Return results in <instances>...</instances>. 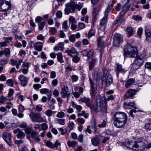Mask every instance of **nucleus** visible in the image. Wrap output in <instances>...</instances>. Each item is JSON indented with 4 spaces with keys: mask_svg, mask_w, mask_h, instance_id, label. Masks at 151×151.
Returning <instances> with one entry per match:
<instances>
[{
    "mask_svg": "<svg viewBox=\"0 0 151 151\" xmlns=\"http://www.w3.org/2000/svg\"><path fill=\"white\" fill-rule=\"evenodd\" d=\"M114 125L117 128L122 127L126 124L127 117L124 112L119 111L116 112L114 116Z\"/></svg>",
    "mask_w": 151,
    "mask_h": 151,
    "instance_id": "obj_1",
    "label": "nucleus"
},
{
    "mask_svg": "<svg viewBox=\"0 0 151 151\" xmlns=\"http://www.w3.org/2000/svg\"><path fill=\"white\" fill-rule=\"evenodd\" d=\"M96 106L92 104L91 103V107H89L92 109H93L95 111H97L99 109V110L106 112L107 110V106L106 103L104 101V99L101 96H97L96 99Z\"/></svg>",
    "mask_w": 151,
    "mask_h": 151,
    "instance_id": "obj_2",
    "label": "nucleus"
},
{
    "mask_svg": "<svg viewBox=\"0 0 151 151\" xmlns=\"http://www.w3.org/2000/svg\"><path fill=\"white\" fill-rule=\"evenodd\" d=\"M124 54L130 58H135L138 55V49L135 46L126 45L124 47Z\"/></svg>",
    "mask_w": 151,
    "mask_h": 151,
    "instance_id": "obj_3",
    "label": "nucleus"
},
{
    "mask_svg": "<svg viewBox=\"0 0 151 151\" xmlns=\"http://www.w3.org/2000/svg\"><path fill=\"white\" fill-rule=\"evenodd\" d=\"M146 52L143 51L142 52V53L140 55H137V57H135L136 59L133 63V65L135 69H137L143 64L144 60L146 58Z\"/></svg>",
    "mask_w": 151,
    "mask_h": 151,
    "instance_id": "obj_4",
    "label": "nucleus"
},
{
    "mask_svg": "<svg viewBox=\"0 0 151 151\" xmlns=\"http://www.w3.org/2000/svg\"><path fill=\"white\" fill-rule=\"evenodd\" d=\"M29 116L33 122L41 123L45 121V119L41 117V115L39 113L35 114L31 112Z\"/></svg>",
    "mask_w": 151,
    "mask_h": 151,
    "instance_id": "obj_5",
    "label": "nucleus"
},
{
    "mask_svg": "<svg viewBox=\"0 0 151 151\" xmlns=\"http://www.w3.org/2000/svg\"><path fill=\"white\" fill-rule=\"evenodd\" d=\"M113 45L115 47H118L123 42L122 36L119 34H116L113 37Z\"/></svg>",
    "mask_w": 151,
    "mask_h": 151,
    "instance_id": "obj_6",
    "label": "nucleus"
},
{
    "mask_svg": "<svg viewBox=\"0 0 151 151\" xmlns=\"http://www.w3.org/2000/svg\"><path fill=\"white\" fill-rule=\"evenodd\" d=\"M2 137L4 140L8 145L11 146L12 144V134L11 133L4 132L2 135Z\"/></svg>",
    "mask_w": 151,
    "mask_h": 151,
    "instance_id": "obj_7",
    "label": "nucleus"
},
{
    "mask_svg": "<svg viewBox=\"0 0 151 151\" xmlns=\"http://www.w3.org/2000/svg\"><path fill=\"white\" fill-rule=\"evenodd\" d=\"M81 54L83 56H87L88 59H91L93 58L94 54V50L93 49H91L89 51L86 50H83L81 52Z\"/></svg>",
    "mask_w": 151,
    "mask_h": 151,
    "instance_id": "obj_8",
    "label": "nucleus"
},
{
    "mask_svg": "<svg viewBox=\"0 0 151 151\" xmlns=\"http://www.w3.org/2000/svg\"><path fill=\"white\" fill-rule=\"evenodd\" d=\"M124 145L130 149L135 150L138 147V145L137 144L136 141H133L131 142H126Z\"/></svg>",
    "mask_w": 151,
    "mask_h": 151,
    "instance_id": "obj_9",
    "label": "nucleus"
},
{
    "mask_svg": "<svg viewBox=\"0 0 151 151\" xmlns=\"http://www.w3.org/2000/svg\"><path fill=\"white\" fill-rule=\"evenodd\" d=\"M136 93V90L133 89H129L126 92L124 95V99H132L133 96Z\"/></svg>",
    "mask_w": 151,
    "mask_h": 151,
    "instance_id": "obj_10",
    "label": "nucleus"
},
{
    "mask_svg": "<svg viewBox=\"0 0 151 151\" xmlns=\"http://www.w3.org/2000/svg\"><path fill=\"white\" fill-rule=\"evenodd\" d=\"M11 7L12 5L10 2L6 1L2 6L0 8V11L5 12L8 10H10Z\"/></svg>",
    "mask_w": 151,
    "mask_h": 151,
    "instance_id": "obj_11",
    "label": "nucleus"
},
{
    "mask_svg": "<svg viewBox=\"0 0 151 151\" xmlns=\"http://www.w3.org/2000/svg\"><path fill=\"white\" fill-rule=\"evenodd\" d=\"M65 53H67L68 56L71 57H73V56L75 55H78L79 54L78 52L74 47L71 48L70 49L65 50Z\"/></svg>",
    "mask_w": 151,
    "mask_h": 151,
    "instance_id": "obj_12",
    "label": "nucleus"
},
{
    "mask_svg": "<svg viewBox=\"0 0 151 151\" xmlns=\"http://www.w3.org/2000/svg\"><path fill=\"white\" fill-rule=\"evenodd\" d=\"M125 3L122 7V10L121 12V14L123 15L128 10L130 7L131 4L129 2L130 0H124Z\"/></svg>",
    "mask_w": 151,
    "mask_h": 151,
    "instance_id": "obj_13",
    "label": "nucleus"
},
{
    "mask_svg": "<svg viewBox=\"0 0 151 151\" xmlns=\"http://www.w3.org/2000/svg\"><path fill=\"white\" fill-rule=\"evenodd\" d=\"M102 81L105 82L107 86H109L113 82V79L111 75L108 74L106 77H103Z\"/></svg>",
    "mask_w": 151,
    "mask_h": 151,
    "instance_id": "obj_14",
    "label": "nucleus"
},
{
    "mask_svg": "<svg viewBox=\"0 0 151 151\" xmlns=\"http://www.w3.org/2000/svg\"><path fill=\"white\" fill-rule=\"evenodd\" d=\"M79 102L84 103L86 106L88 107H91V102L90 99L89 97H86L84 96L83 97H81L78 100Z\"/></svg>",
    "mask_w": 151,
    "mask_h": 151,
    "instance_id": "obj_15",
    "label": "nucleus"
},
{
    "mask_svg": "<svg viewBox=\"0 0 151 151\" xmlns=\"http://www.w3.org/2000/svg\"><path fill=\"white\" fill-rule=\"evenodd\" d=\"M108 17L104 16L100 22V29L104 31L105 30L107 23Z\"/></svg>",
    "mask_w": 151,
    "mask_h": 151,
    "instance_id": "obj_16",
    "label": "nucleus"
},
{
    "mask_svg": "<svg viewBox=\"0 0 151 151\" xmlns=\"http://www.w3.org/2000/svg\"><path fill=\"white\" fill-rule=\"evenodd\" d=\"M60 145V143L58 142V141H56L54 144H53L51 141H47L46 143V145L48 147L51 149L54 148H57L58 146Z\"/></svg>",
    "mask_w": 151,
    "mask_h": 151,
    "instance_id": "obj_17",
    "label": "nucleus"
},
{
    "mask_svg": "<svg viewBox=\"0 0 151 151\" xmlns=\"http://www.w3.org/2000/svg\"><path fill=\"white\" fill-rule=\"evenodd\" d=\"M116 65V68L115 69V71L116 72V76L118 77L119 73H124L126 72V70L124 69L123 68L121 65L117 63Z\"/></svg>",
    "mask_w": 151,
    "mask_h": 151,
    "instance_id": "obj_18",
    "label": "nucleus"
},
{
    "mask_svg": "<svg viewBox=\"0 0 151 151\" xmlns=\"http://www.w3.org/2000/svg\"><path fill=\"white\" fill-rule=\"evenodd\" d=\"M11 64L12 66L15 65L17 69H19V66L21 64V63L23 62V60L22 59H19L18 61L17 60H15L13 59H11L10 60Z\"/></svg>",
    "mask_w": 151,
    "mask_h": 151,
    "instance_id": "obj_19",
    "label": "nucleus"
},
{
    "mask_svg": "<svg viewBox=\"0 0 151 151\" xmlns=\"http://www.w3.org/2000/svg\"><path fill=\"white\" fill-rule=\"evenodd\" d=\"M31 137L34 141L38 142L40 141V139L39 138V135L35 130H33L31 132Z\"/></svg>",
    "mask_w": 151,
    "mask_h": 151,
    "instance_id": "obj_20",
    "label": "nucleus"
},
{
    "mask_svg": "<svg viewBox=\"0 0 151 151\" xmlns=\"http://www.w3.org/2000/svg\"><path fill=\"white\" fill-rule=\"evenodd\" d=\"M13 132L14 134L17 133V137L18 138L20 139L23 138L25 136L24 133L19 128L14 129L13 130Z\"/></svg>",
    "mask_w": 151,
    "mask_h": 151,
    "instance_id": "obj_21",
    "label": "nucleus"
},
{
    "mask_svg": "<svg viewBox=\"0 0 151 151\" xmlns=\"http://www.w3.org/2000/svg\"><path fill=\"white\" fill-rule=\"evenodd\" d=\"M61 93L62 94V97L65 98L67 97L68 99V97L70 96V94L68 93V88L67 87H63L61 89Z\"/></svg>",
    "mask_w": 151,
    "mask_h": 151,
    "instance_id": "obj_22",
    "label": "nucleus"
},
{
    "mask_svg": "<svg viewBox=\"0 0 151 151\" xmlns=\"http://www.w3.org/2000/svg\"><path fill=\"white\" fill-rule=\"evenodd\" d=\"M19 79L20 81L21 85L22 86H26L28 81L26 77L22 75H20L19 77Z\"/></svg>",
    "mask_w": 151,
    "mask_h": 151,
    "instance_id": "obj_23",
    "label": "nucleus"
},
{
    "mask_svg": "<svg viewBox=\"0 0 151 151\" xmlns=\"http://www.w3.org/2000/svg\"><path fill=\"white\" fill-rule=\"evenodd\" d=\"M124 105L125 108L126 109H131V108H134L135 109H137L136 106L134 102H129L128 103H124Z\"/></svg>",
    "mask_w": 151,
    "mask_h": 151,
    "instance_id": "obj_24",
    "label": "nucleus"
},
{
    "mask_svg": "<svg viewBox=\"0 0 151 151\" xmlns=\"http://www.w3.org/2000/svg\"><path fill=\"white\" fill-rule=\"evenodd\" d=\"M135 81V80L134 79H129L125 83V87L127 88L130 87L134 85Z\"/></svg>",
    "mask_w": 151,
    "mask_h": 151,
    "instance_id": "obj_25",
    "label": "nucleus"
},
{
    "mask_svg": "<svg viewBox=\"0 0 151 151\" xmlns=\"http://www.w3.org/2000/svg\"><path fill=\"white\" fill-rule=\"evenodd\" d=\"M74 123L73 122L69 123L68 124V126L65 130V132L69 133L74 128Z\"/></svg>",
    "mask_w": 151,
    "mask_h": 151,
    "instance_id": "obj_26",
    "label": "nucleus"
},
{
    "mask_svg": "<svg viewBox=\"0 0 151 151\" xmlns=\"http://www.w3.org/2000/svg\"><path fill=\"white\" fill-rule=\"evenodd\" d=\"M66 6L69 7V9L72 10L73 12L74 13V11L76 9V5L75 2L73 1H71L70 3H69L65 4Z\"/></svg>",
    "mask_w": 151,
    "mask_h": 151,
    "instance_id": "obj_27",
    "label": "nucleus"
},
{
    "mask_svg": "<svg viewBox=\"0 0 151 151\" xmlns=\"http://www.w3.org/2000/svg\"><path fill=\"white\" fill-rule=\"evenodd\" d=\"M94 8L92 12V15L93 17V26L94 25V22L97 19V16L98 15V13L97 12V8L96 7H95L94 6H93Z\"/></svg>",
    "mask_w": 151,
    "mask_h": 151,
    "instance_id": "obj_28",
    "label": "nucleus"
},
{
    "mask_svg": "<svg viewBox=\"0 0 151 151\" xmlns=\"http://www.w3.org/2000/svg\"><path fill=\"white\" fill-rule=\"evenodd\" d=\"M64 44L62 42H59L57 46H55L54 48V50L55 51L60 50H63L64 49Z\"/></svg>",
    "mask_w": 151,
    "mask_h": 151,
    "instance_id": "obj_29",
    "label": "nucleus"
},
{
    "mask_svg": "<svg viewBox=\"0 0 151 151\" xmlns=\"http://www.w3.org/2000/svg\"><path fill=\"white\" fill-rule=\"evenodd\" d=\"M97 86V85H94L91 86L90 94L91 97H93L95 95V92L96 91Z\"/></svg>",
    "mask_w": 151,
    "mask_h": 151,
    "instance_id": "obj_30",
    "label": "nucleus"
},
{
    "mask_svg": "<svg viewBox=\"0 0 151 151\" xmlns=\"http://www.w3.org/2000/svg\"><path fill=\"white\" fill-rule=\"evenodd\" d=\"M97 60L96 59H92L89 63V69L91 70L93 68L94 65L97 62Z\"/></svg>",
    "mask_w": 151,
    "mask_h": 151,
    "instance_id": "obj_31",
    "label": "nucleus"
},
{
    "mask_svg": "<svg viewBox=\"0 0 151 151\" xmlns=\"http://www.w3.org/2000/svg\"><path fill=\"white\" fill-rule=\"evenodd\" d=\"M71 104L72 107L76 109L78 111H80L82 109V107L81 106L77 105L73 101H71Z\"/></svg>",
    "mask_w": 151,
    "mask_h": 151,
    "instance_id": "obj_32",
    "label": "nucleus"
},
{
    "mask_svg": "<svg viewBox=\"0 0 151 151\" xmlns=\"http://www.w3.org/2000/svg\"><path fill=\"white\" fill-rule=\"evenodd\" d=\"M92 144L95 146H98L99 143V139L98 137L92 138L91 140Z\"/></svg>",
    "mask_w": 151,
    "mask_h": 151,
    "instance_id": "obj_33",
    "label": "nucleus"
},
{
    "mask_svg": "<svg viewBox=\"0 0 151 151\" xmlns=\"http://www.w3.org/2000/svg\"><path fill=\"white\" fill-rule=\"evenodd\" d=\"M55 121V123L62 125H63L65 124V119H64L56 118Z\"/></svg>",
    "mask_w": 151,
    "mask_h": 151,
    "instance_id": "obj_34",
    "label": "nucleus"
},
{
    "mask_svg": "<svg viewBox=\"0 0 151 151\" xmlns=\"http://www.w3.org/2000/svg\"><path fill=\"white\" fill-rule=\"evenodd\" d=\"M41 44L40 42H36L34 47L35 49L38 51H41L42 49V46L41 45H40V44Z\"/></svg>",
    "mask_w": 151,
    "mask_h": 151,
    "instance_id": "obj_35",
    "label": "nucleus"
},
{
    "mask_svg": "<svg viewBox=\"0 0 151 151\" xmlns=\"http://www.w3.org/2000/svg\"><path fill=\"white\" fill-rule=\"evenodd\" d=\"M104 37L100 36L99 37L97 41L98 44L99 46V47H102L104 45V42L103 40Z\"/></svg>",
    "mask_w": 151,
    "mask_h": 151,
    "instance_id": "obj_36",
    "label": "nucleus"
},
{
    "mask_svg": "<svg viewBox=\"0 0 151 151\" xmlns=\"http://www.w3.org/2000/svg\"><path fill=\"white\" fill-rule=\"evenodd\" d=\"M67 144L68 146L74 148L77 144V142L75 140H73V141L69 140L67 142Z\"/></svg>",
    "mask_w": 151,
    "mask_h": 151,
    "instance_id": "obj_37",
    "label": "nucleus"
},
{
    "mask_svg": "<svg viewBox=\"0 0 151 151\" xmlns=\"http://www.w3.org/2000/svg\"><path fill=\"white\" fill-rule=\"evenodd\" d=\"M95 29L93 28L92 27H91V29L89 31L88 33V37L89 38H90L92 36L95 35Z\"/></svg>",
    "mask_w": 151,
    "mask_h": 151,
    "instance_id": "obj_38",
    "label": "nucleus"
},
{
    "mask_svg": "<svg viewBox=\"0 0 151 151\" xmlns=\"http://www.w3.org/2000/svg\"><path fill=\"white\" fill-rule=\"evenodd\" d=\"M57 55V59L58 61L61 63H63L64 62L63 59V55L61 52L58 53Z\"/></svg>",
    "mask_w": 151,
    "mask_h": 151,
    "instance_id": "obj_39",
    "label": "nucleus"
},
{
    "mask_svg": "<svg viewBox=\"0 0 151 151\" xmlns=\"http://www.w3.org/2000/svg\"><path fill=\"white\" fill-rule=\"evenodd\" d=\"M68 21L67 20L64 21L62 23V28L64 29L65 31L68 30Z\"/></svg>",
    "mask_w": 151,
    "mask_h": 151,
    "instance_id": "obj_40",
    "label": "nucleus"
},
{
    "mask_svg": "<svg viewBox=\"0 0 151 151\" xmlns=\"http://www.w3.org/2000/svg\"><path fill=\"white\" fill-rule=\"evenodd\" d=\"M127 31L128 34V37H131L133 33V29L130 27H128L127 28Z\"/></svg>",
    "mask_w": 151,
    "mask_h": 151,
    "instance_id": "obj_41",
    "label": "nucleus"
},
{
    "mask_svg": "<svg viewBox=\"0 0 151 151\" xmlns=\"http://www.w3.org/2000/svg\"><path fill=\"white\" fill-rule=\"evenodd\" d=\"M72 58V61L75 63H77L80 60V58L78 56V55H75L74 56H73Z\"/></svg>",
    "mask_w": 151,
    "mask_h": 151,
    "instance_id": "obj_42",
    "label": "nucleus"
},
{
    "mask_svg": "<svg viewBox=\"0 0 151 151\" xmlns=\"http://www.w3.org/2000/svg\"><path fill=\"white\" fill-rule=\"evenodd\" d=\"M7 97L1 95L0 97V104H4L7 100Z\"/></svg>",
    "mask_w": 151,
    "mask_h": 151,
    "instance_id": "obj_43",
    "label": "nucleus"
},
{
    "mask_svg": "<svg viewBox=\"0 0 151 151\" xmlns=\"http://www.w3.org/2000/svg\"><path fill=\"white\" fill-rule=\"evenodd\" d=\"M4 54L7 57H9L10 56V50L8 48H6L4 50Z\"/></svg>",
    "mask_w": 151,
    "mask_h": 151,
    "instance_id": "obj_44",
    "label": "nucleus"
},
{
    "mask_svg": "<svg viewBox=\"0 0 151 151\" xmlns=\"http://www.w3.org/2000/svg\"><path fill=\"white\" fill-rule=\"evenodd\" d=\"M78 29L80 30L84 29L85 27V24L82 22H79L78 24Z\"/></svg>",
    "mask_w": 151,
    "mask_h": 151,
    "instance_id": "obj_45",
    "label": "nucleus"
},
{
    "mask_svg": "<svg viewBox=\"0 0 151 151\" xmlns=\"http://www.w3.org/2000/svg\"><path fill=\"white\" fill-rule=\"evenodd\" d=\"M6 83L8 85V86L11 87H13V86L14 82L12 79H9L6 81Z\"/></svg>",
    "mask_w": 151,
    "mask_h": 151,
    "instance_id": "obj_46",
    "label": "nucleus"
},
{
    "mask_svg": "<svg viewBox=\"0 0 151 151\" xmlns=\"http://www.w3.org/2000/svg\"><path fill=\"white\" fill-rule=\"evenodd\" d=\"M114 99V96L110 95L109 96H108L107 98L105 99L104 100V101L106 102V101H109L110 100L113 101Z\"/></svg>",
    "mask_w": 151,
    "mask_h": 151,
    "instance_id": "obj_47",
    "label": "nucleus"
},
{
    "mask_svg": "<svg viewBox=\"0 0 151 151\" xmlns=\"http://www.w3.org/2000/svg\"><path fill=\"white\" fill-rule=\"evenodd\" d=\"M145 68L151 71V62H147L146 63L145 65Z\"/></svg>",
    "mask_w": 151,
    "mask_h": 151,
    "instance_id": "obj_48",
    "label": "nucleus"
},
{
    "mask_svg": "<svg viewBox=\"0 0 151 151\" xmlns=\"http://www.w3.org/2000/svg\"><path fill=\"white\" fill-rule=\"evenodd\" d=\"M45 114L48 116L49 117L52 116V111L50 109H48L45 112Z\"/></svg>",
    "mask_w": 151,
    "mask_h": 151,
    "instance_id": "obj_49",
    "label": "nucleus"
},
{
    "mask_svg": "<svg viewBox=\"0 0 151 151\" xmlns=\"http://www.w3.org/2000/svg\"><path fill=\"white\" fill-rule=\"evenodd\" d=\"M56 16L58 18L60 19L62 17V12L59 10L56 13Z\"/></svg>",
    "mask_w": 151,
    "mask_h": 151,
    "instance_id": "obj_50",
    "label": "nucleus"
},
{
    "mask_svg": "<svg viewBox=\"0 0 151 151\" xmlns=\"http://www.w3.org/2000/svg\"><path fill=\"white\" fill-rule=\"evenodd\" d=\"M76 9L80 11L83 6V3H79L78 4H76Z\"/></svg>",
    "mask_w": 151,
    "mask_h": 151,
    "instance_id": "obj_51",
    "label": "nucleus"
},
{
    "mask_svg": "<svg viewBox=\"0 0 151 151\" xmlns=\"http://www.w3.org/2000/svg\"><path fill=\"white\" fill-rule=\"evenodd\" d=\"M40 92L41 94H46L49 93V90L46 88H42L40 90Z\"/></svg>",
    "mask_w": 151,
    "mask_h": 151,
    "instance_id": "obj_52",
    "label": "nucleus"
},
{
    "mask_svg": "<svg viewBox=\"0 0 151 151\" xmlns=\"http://www.w3.org/2000/svg\"><path fill=\"white\" fill-rule=\"evenodd\" d=\"M69 41L72 42H74L76 41L75 35H71L69 37Z\"/></svg>",
    "mask_w": 151,
    "mask_h": 151,
    "instance_id": "obj_53",
    "label": "nucleus"
},
{
    "mask_svg": "<svg viewBox=\"0 0 151 151\" xmlns=\"http://www.w3.org/2000/svg\"><path fill=\"white\" fill-rule=\"evenodd\" d=\"M145 129L147 131H150L151 130V123H147L145 124Z\"/></svg>",
    "mask_w": 151,
    "mask_h": 151,
    "instance_id": "obj_54",
    "label": "nucleus"
},
{
    "mask_svg": "<svg viewBox=\"0 0 151 151\" xmlns=\"http://www.w3.org/2000/svg\"><path fill=\"white\" fill-rule=\"evenodd\" d=\"M14 90L12 88L10 89H9L7 97L8 98L11 97V96L14 94Z\"/></svg>",
    "mask_w": 151,
    "mask_h": 151,
    "instance_id": "obj_55",
    "label": "nucleus"
},
{
    "mask_svg": "<svg viewBox=\"0 0 151 151\" xmlns=\"http://www.w3.org/2000/svg\"><path fill=\"white\" fill-rule=\"evenodd\" d=\"M69 21L70 23L72 24L76 23V22L75 21V19L73 16H70L69 17Z\"/></svg>",
    "mask_w": 151,
    "mask_h": 151,
    "instance_id": "obj_56",
    "label": "nucleus"
},
{
    "mask_svg": "<svg viewBox=\"0 0 151 151\" xmlns=\"http://www.w3.org/2000/svg\"><path fill=\"white\" fill-rule=\"evenodd\" d=\"M64 115L65 114L64 112L63 111H60L58 112V114L56 115V116L61 119L63 117Z\"/></svg>",
    "mask_w": 151,
    "mask_h": 151,
    "instance_id": "obj_57",
    "label": "nucleus"
},
{
    "mask_svg": "<svg viewBox=\"0 0 151 151\" xmlns=\"http://www.w3.org/2000/svg\"><path fill=\"white\" fill-rule=\"evenodd\" d=\"M45 22H43L41 23L40 24H39L38 28L40 30H42L43 29L45 26Z\"/></svg>",
    "mask_w": 151,
    "mask_h": 151,
    "instance_id": "obj_58",
    "label": "nucleus"
},
{
    "mask_svg": "<svg viewBox=\"0 0 151 151\" xmlns=\"http://www.w3.org/2000/svg\"><path fill=\"white\" fill-rule=\"evenodd\" d=\"M18 110L19 112L23 113L24 111V106L22 104H20L18 107Z\"/></svg>",
    "mask_w": 151,
    "mask_h": 151,
    "instance_id": "obj_59",
    "label": "nucleus"
},
{
    "mask_svg": "<svg viewBox=\"0 0 151 151\" xmlns=\"http://www.w3.org/2000/svg\"><path fill=\"white\" fill-rule=\"evenodd\" d=\"M106 122L105 120H103L101 124H99L98 125L99 128H104L106 126Z\"/></svg>",
    "mask_w": 151,
    "mask_h": 151,
    "instance_id": "obj_60",
    "label": "nucleus"
},
{
    "mask_svg": "<svg viewBox=\"0 0 151 151\" xmlns=\"http://www.w3.org/2000/svg\"><path fill=\"white\" fill-rule=\"evenodd\" d=\"M41 127L42 128V129L44 131H45L48 128V127L47 125L45 123H42L41 124Z\"/></svg>",
    "mask_w": 151,
    "mask_h": 151,
    "instance_id": "obj_61",
    "label": "nucleus"
},
{
    "mask_svg": "<svg viewBox=\"0 0 151 151\" xmlns=\"http://www.w3.org/2000/svg\"><path fill=\"white\" fill-rule=\"evenodd\" d=\"M50 32L51 34L54 35L57 32V31L55 27H51L50 30Z\"/></svg>",
    "mask_w": 151,
    "mask_h": 151,
    "instance_id": "obj_62",
    "label": "nucleus"
},
{
    "mask_svg": "<svg viewBox=\"0 0 151 151\" xmlns=\"http://www.w3.org/2000/svg\"><path fill=\"white\" fill-rule=\"evenodd\" d=\"M32 128L31 127H28L25 129V132L27 134H29L32 132Z\"/></svg>",
    "mask_w": 151,
    "mask_h": 151,
    "instance_id": "obj_63",
    "label": "nucleus"
},
{
    "mask_svg": "<svg viewBox=\"0 0 151 151\" xmlns=\"http://www.w3.org/2000/svg\"><path fill=\"white\" fill-rule=\"evenodd\" d=\"M71 79L73 81L76 82L78 80V77L76 75H73L72 76Z\"/></svg>",
    "mask_w": 151,
    "mask_h": 151,
    "instance_id": "obj_64",
    "label": "nucleus"
}]
</instances>
